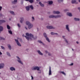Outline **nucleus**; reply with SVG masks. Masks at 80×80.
<instances>
[{
  "mask_svg": "<svg viewBox=\"0 0 80 80\" xmlns=\"http://www.w3.org/2000/svg\"><path fill=\"white\" fill-rule=\"evenodd\" d=\"M26 35L27 36H25V35L23 34L22 37H25L28 40H29V39L30 40H35L37 38V37H34L33 35L31 33L29 34L28 33H26Z\"/></svg>",
  "mask_w": 80,
  "mask_h": 80,
  "instance_id": "f257e3e1",
  "label": "nucleus"
},
{
  "mask_svg": "<svg viewBox=\"0 0 80 80\" xmlns=\"http://www.w3.org/2000/svg\"><path fill=\"white\" fill-rule=\"evenodd\" d=\"M62 16L60 15H51L49 16V18H60Z\"/></svg>",
  "mask_w": 80,
  "mask_h": 80,
  "instance_id": "f03ea898",
  "label": "nucleus"
},
{
  "mask_svg": "<svg viewBox=\"0 0 80 80\" xmlns=\"http://www.w3.org/2000/svg\"><path fill=\"white\" fill-rule=\"evenodd\" d=\"M32 70H37L38 71L40 70V68L38 66H33L31 68Z\"/></svg>",
  "mask_w": 80,
  "mask_h": 80,
  "instance_id": "7ed1b4c3",
  "label": "nucleus"
},
{
  "mask_svg": "<svg viewBox=\"0 0 80 80\" xmlns=\"http://www.w3.org/2000/svg\"><path fill=\"white\" fill-rule=\"evenodd\" d=\"M16 58H17V61L18 62L20 63H21V64L23 65V63L22 62V61H21L20 58L18 56L16 57Z\"/></svg>",
  "mask_w": 80,
  "mask_h": 80,
  "instance_id": "20e7f679",
  "label": "nucleus"
},
{
  "mask_svg": "<svg viewBox=\"0 0 80 80\" xmlns=\"http://www.w3.org/2000/svg\"><path fill=\"white\" fill-rule=\"evenodd\" d=\"M5 67V64L3 63H0V69H2V68H3Z\"/></svg>",
  "mask_w": 80,
  "mask_h": 80,
  "instance_id": "39448f33",
  "label": "nucleus"
},
{
  "mask_svg": "<svg viewBox=\"0 0 80 80\" xmlns=\"http://www.w3.org/2000/svg\"><path fill=\"white\" fill-rule=\"evenodd\" d=\"M46 27L48 29H55V28L52 26H48Z\"/></svg>",
  "mask_w": 80,
  "mask_h": 80,
  "instance_id": "423d86ee",
  "label": "nucleus"
},
{
  "mask_svg": "<svg viewBox=\"0 0 80 80\" xmlns=\"http://www.w3.org/2000/svg\"><path fill=\"white\" fill-rule=\"evenodd\" d=\"M53 13L54 14H60V12L58 11H53Z\"/></svg>",
  "mask_w": 80,
  "mask_h": 80,
  "instance_id": "0eeeda50",
  "label": "nucleus"
},
{
  "mask_svg": "<svg viewBox=\"0 0 80 80\" xmlns=\"http://www.w3.org/2000/svg\"><path fill=\"white\" fill-rule=\"evenodd\" d=\"M15 40L16 42L17 43V45L18 46H19V47H21V44H20V42H18V40L17 39H15Z\"/></svg>",
  "mask_w": 80,
  "mask_h": 80,
  "instance_id": "6e6552de",
  "label": "nucleus"
},
{
  "mask_svg": "<svg viewBox=\"0 0 80 80\" xmlns=\"http://www.w3.org/2000/svg\"><path fill=\"white\" fill-rule=\"evenodd\" d=\"M66 29L68 30V32H70V29H69V25L67 24L66 25Z\"/></svg>",
  "mask_w": 80,
  "mask_h": 80,
  "instance_id": "1a4fd4ad",
  "label": "nucleus"
},
{
  "mask_svg": "<svg viewBox=\"0 0 80 80\" xmlns=\"http://www.w3.org/2000/svg\"><path fill=\"white\" fill-rule=\"evenodd\" d=\"M33 25L32 24H31L28 26V28L29 29H31V28H33Z\"/></svg>",
  "mask_w": 80,
  "mask_h": 80,
  "instance_id": "9d476101",
  "label": "nucleus"
},
{
  "mask_svg": "<svg viewBox=\"0 0 80 80\" xmlns=\"http://www.w3.org/2000/svg\"><path fill=\"white\" fill-rule=\"evenodd\" d=\"M49 75H52V70H51V67H49Z\"/></svg>",
  "mask_w": 80,
  "mask_h": 80,
  "instance_id": "9b49d317",
  "label": "nucleus"
},
{
  "mask_svg": "<svg viewBox=\"0 0 80 80\" xmlns=\"http://www.w3.org/2000/svg\"><path fill=\"white\" fill-rule=\"evenodd\" d=\"M10 70L11 71H15V68L13 67H11L10 68Z\"/></svg>",
  "mask_w": 80,
  "mask_h": 80,
  "instance_id": "f8f14e48",
  "label": "nucleus"
},
{
  "mask_svg": "<svg viewBox=\"0 0 80 80\" xmlns=\"http://www.w3.org/2000/svg\"><path fill=\"white\" fill-rule=\"evenodd\" d=\"M37 52L40 55H43V53H42L40 50H38Z\"/></svg>",
  "mask_w": 80,
  "mask_h": 80,
  "instance_id": "ddd939ff",
  "label": "nucleus"
},
{
  "mask_svg": "<svg viewBox=\"0 0 80 80\" xmlns=\"http://www.w3.org/2000/svg\"><path fill=\"white\" fill-rule=\"evenodd\" d=\"M3 30V28L2 26H0V33H1V32H2Z\"/></svg>",
  "mask_w": 80,
  "mask_h": 80,
  "instance_id": "4468645a",
  "label": "nucleus"
},
{
  "mask_svg": "<svg viewBox=\"0 0 80 80\" xmlns=\"http://www.w3.org/2000/svg\"><path fill=\"white\" fill-rule=\"evenodd\" d=\"M31 24V23H30V22L28 21H27L26 22V25H28H28H30Z\"/></svg>",
  "mask_w": 80,
  "mask_h": 80,
  "instance_id": "2eb2a0df",
  "label": "nucleus"
},
{
  "mask_svg": "<svg viewBox=\"0 0 80 80\" xmlns=\"http://www.w3.org/2000/svg\"><path fill=\"white\" fill-rule=\"evenodd\" d=\"M8 48L9 50H12V47H11V45L10 44L8 45Z\"/></svg>",
  "mask_w": 80,
  "mask_h": 80,
  "instance_id": "dca6fc26",
  "label": "nucleus"
},
{
  "mask_svg": "<svg viewBox=\"0 0 80 80\" xmlns=\"http://www.w3.org/2000/svg\"><path fill=\"white\" fill-rule=\"evenodd\" d=\"M65 36H62V38H63V39H64L65 41L66 42V43H68V41H67V40L65 38Z\"/></svg>",
  "mask_w": 80,
  "mask_h": 80,
  "instance_id": "f3484780",
  "label": "nucleus"
},
{
  "mask_svg": "<svg viewBox=\"0 0 80 80\" xmlns=\"http://www.w3.org/2000/svg\"><path fill=\"white\" fill-rule=\"evenodd\" d=\"M17 0H14V1L12 2V3H13V4H15L17 3Z\"/></svg>",
  "mask_w": 80,
  "mask_h": 80,
  "instance_id": "a211bd4d",
  "label": "nucleus"
},
{
  "mask_svg": "<svg viewBox=\"0 0 80 80\" xmlns=\"http://www.w3.org/2000/svg\"><path fill=\"white\" fill-rule=\"evenodd\" d=\"M59 73H62V74L64 75H65H65H66V74L64 72H63V71L62 72V71H59Z\"/></svg>",
  "mask_w": 80,
  "mask_h": 80,
  "instance_id": "6ab92c4d",
  "label": "nucleus"
},
{
  "mask_svg": "<svg viewBox=\"0 0 80 80\" xmlns=\"http://www.w3.org/2000/svg\"><path fill=\"white\" fill-rule=\"evenodd\" d=\"M67 15L69 17H72V13L70 12H68L67 13Z\"/></svg>",
  "mask_w": 80,
  "mask_h": 80,
  "instance_id": "aec40b11",
  "label": "nucleus"
},
{
  "mask_svg": "<svg viewBox=\"0 0 80 80\" xmlns=\"http://www.w3.org/2000/svg\"><path fill=\"white\" fill-rule=\"evenodd\" d=\"M38 42L40 43H42V45H45V44H44V43H43L42 41H41V40H39L38 41Z\"/></svg>",
  "mask_w": 80,
  "mask_h": 80,
  "instance_id": "412c9836",
  "label": "nucleus"
},
{
  "mask_svg": "<svg viewBox=\"0 0 80 80\" xmlns=\"http://www.w3.org/2000/svg\"><path fill=\"white\" fill-rule=\"evenodd\" d=\"M74 20L75 21H80V19L79 18H74Z\"/></svg>",
  "mask_w": 80,
  "mask_h": 80,
  "instance_id": "4be33fe9",
  "label": "nucleus"
},
{
  "mask_svg": "<svg viewBox=\"0 0 80 80\" xmlns=\"http://www.w3.org/2000/svg\"><path fill=\"white\" fill-rule=\"evenodd\" d=\"M48 3L49 5H52V4H53V1H48Z\"/></svg>",
  "mask_w": 80,
  "mask_h": 80,
  "instance_id": "5701e85b",
  "label": "nucleus"
},
{
  "mask_svg": "<svg viewBox=\"0 0 80 80\" xmlns=\"http://www.w3.org/2000/svg\"><path fill=\"white\" fill-rule=\"evenodd\" d=\"M39 4L40 5V6L41 7H44V5L43 4H42V2H39Z\"/></svg>",
  "mask_w": 80,
  "mask_h": 80,
  "instance_id": "b1692460",
  "label": "nucleus"
},
{
  "mask_svg": "<svg viewBox=\"0 0 80 80\" xmlns=\"http://www.w3.org/2000/svg\"><path fill=\"white\" fill-rule=\"evenodd\" d=\"M26 8L27 11H29V10H30V7H29V6H28L26 7Z\"/></svg>",
  "mask_w": 80,
  "mask_h": 80,
  "instance_id": "393cba45",
  "label": "nucleus"
},
{
  "mask_svg": "<svg viewBox=\"0 0 80 80\" xmlns=\"http://www.w3.org/2000/svg\"><path fill=\"white\" fill-rule=\"evenodd\" d=\"M29 8L32 9V10H33V6H32V5H29Z\"/></svg>",
  "mask_w": 80,
  "mask_h": 80,
  "instance_id": "a878e982",
  "label": "nucleus"
},
{
  "mask_svg": "<svg viewBox=\"0 0 80 80\" xmlns=\"http://www.w3.org/2000/svg\"><path fill=\"white\" fill-rule=\"evenodd\" d=\"M6 54L8 56H9V57H11V55H10V53L8 52H6Z\"/></svg>",
  "mask_w": 80,
  "mask_h": 80,
  "instance_id": "bb28decb",
  "label": "nucleus"
},
{
  "mask_svg": "<svg viewBox=\"0 0 80 80\" xmlns=\"http://www.w3.org/2000/svg\"><path fill=\"white\" fill-rule=\"evenodd\" d=\"M9 12L11 14H12V15H14V12L13 11H9Z\"/></svg>",
  "mask_w": 80,
  "mask_h": 80,
  "instance_id": "cd10ccee",
  "label": "nucleus"
},
{
  "mask_svg": "<svg viewBox=\"0 0 80 80\" xmlns=\"http://www.w3.org/2000/svg\"><path fill=\"white\" fill-rule=\"evenodd\" d=\"M32 22H34L35 21V18L33 17H32Z\"/></svg>",
  "mask_w": 80,
  "mask_h": 80,
  "instance_id": "c85d7f7f",
  "label": "nucleus"
},
{
  "mask_svg": "<svg viewBox=\"0 0 80 80\" xmlns=\"http://www.w3.org/2000/svg\"><path fill=\"white\" fill-rule=\"evenodd\" d=\"M46 40H47V41H48V42H50V40H49V39L48 38H47V37H46Z\"/></svg>",
  "mask_w": 80,
  "mask_h": 80,
  "instance_id": "c756f323",
  "label": "nucleus"
},
{
  "mask_svg": "<svg viewBox=\"0 0 80 80\" xmlns=\"http://www.w3.org/2000/svg\"><path fill=\"white\" fill-rule=\"evenodd\" d=\"M8 31L10 34L11 35H12L13 33H12V31L8 30Z\"/></svg>",
  "mask_w": 80,
  "mask_h": 80,
  "instance_id": "7c9ffc66",
  "label": "nucleus"
},
{
  "mask_svg": "<svg viewBox=\"0 0 80 80\" xmlns=\"http://www.w3.org/2000/svg\"><path fill=\"white\" fill-rule=\"evenodd\" d=\"M76 2V0H72V3H75Z\"/></svg>",
  "mask_w": 80,
  "mask_h": 80,
  "instance_id": "2f4dec72",
  "label": "nucleus"
},
{
  "mask_svg": "<svg viewBox=\"0 0 80 80\" xmlns=\"http://www.w3.org/2000/svg\"><path fill=\"white\" fill-rule=\"evenodd\" d=\"M7 28L8 30H10V27L8 25H7Z\"/></svg>",
  "mask_w": 80,
  "mask_h": 80,
  "instance_id": "473e14b6",
  "label": "nucleus"
},
{
  "mask_svg": "<svg viewBox=\"0 0 80 80\" xmlns=\"http://www.w3.org/2000/svg\"><path fill=\"white\" fill-rule=\"evenodd\" d=\"M28 2L30 3H33V0H29Z\"/></svg>",
  "mask_w": 80,
  "mask_h": 80,
  "instance_id": "72a5a7b5",
  "label": "nucleus"
},
{
  "mask_svg": "<svg viewBox=\"0 0 80 80\" xmlns=\"http://www.w3.org/2000/svg\"><path fill=\"white\" fill-rule=\"evenodd\" d=\"M63 1V0H58V1L59 3H60L61 2H62Z\"/></svg>",
  "mask_w": 80,
  "mask_h": 80,
  "instance_id": "f704fd0d",
  "label": "nucleus"
},
{
  "mask_svg": "<svg viewBox=\"0 0 80 80\" xmlns=\"http://www.w3.org/2000/svg\"><path fill=\"white\" fill-rule=\"evenodd\" d=\"M0 38L1 40H5V38H3L2 37H0Z\"/></svg>",
  "mask_w": 80,
  "mask_h": 80,
  "instance_id": "c9c22d12",
  "label": "nucleus"
},
{
  "mask_svg": "<svg viewBox=\"0 0 80 80\" xmlns=\"http://www.w3.org/2000/svg\"><path fill=\"white\" fill-rule=\"evenodd\" d=\"M43 35L44 37H45V38L47 37V34H46V33H44Z\"/></svg>",
  "mask_w": 80,
  "mask_h": 80,
  "instance_id": "e433bc0d",
  "label": "nucleus"
},
{
  "mask_svg": "<svg viewBox=\"0 0 80 80\" xmlns=\"http://www.w3.org/2000/svg\"><path fill=\"white\" fill-rule=\"evenodd\" d=\"M1 23H5V21L4 20H1Z\"/></svg>",
  "mask_w": 80,
  "mask_h": 80,
  "instance_id": "4c0bfd02",
  "label": "nucleus"
},
{
  "mask_svg": "<svg viewBox=\"0 0 80 80\" xmlns=\"http://www.w3.org/2000/svg\"><path fill=\"white\" fill-rule=\"evenodd\" d=\"M1 48L3 50H4L5 49V48H4V47H3V46H1Z\"/></svg>",
  "mask_w": 80,
  "mask_h": 80,
  "instance_id": "58836bf2",
  "label": "nucleus"
},
{
  "mask_svg": "<svg viewBox=\"0 0 80 80\" xmlns=\"http://www.w3.org/2000/svg\"><path fill=\"white\" fill-rule=\"evenodd\" d=\"M51 35H55V33L52 32H51Z\"/></svg>",
  "mask_w": 80,
  "mask_h": 80,
  "instance_id": "ea45409f",
  "label": "nucleus"
},
{
  "mask_svg": "<svg viewBox=\"0 0 80 80\" xmlns=\"http://www.w3.org/2000/svg\"><path fill=\"white\" fill-rule=\"evenodd\" d=\"M2 9V7L0 6V12H1V10Z\"/></svg>",
  "mask_w": 80,
  "mask_h": 80,
  "instance_id": "a19ab883",
  "label": "nucleus"
},
{
  "mask_svg": "<svg viewBox=\"0 0 80 80\" xmlns=\"http://www.w3.org/2000/svg\"><path fill=\"white\" fill-rule=\"evenodd\" d=\"M21 20H24L23 18H21Z\"/></svg>",
  "mask_w": 80,
  "mask_h": 80,
  "instance_id": "79ce46f5",
  "label": "nucleus"
},
{
  "mask_svg": "<svg viewBox=\"0 0 80 80\" xmlns=\"http://www.w3.org/2000/svg\"><path fill=\"white\" fill-rule=\"evenodd\" d=\"M64 12H66L67 11H68V10L67 9H65L64 10Z\"/></svg>",
  "mask_w": 80,
  "mask_h": 80,
  "instance_id": "37998d69",
  "label": "nucleus"
},
{
  "mask_svg": "<svg viewBox=\"0 0 80 80\" xmlns=\"http://www.w3.org/2000/svg\"><path fill=\"white\" fill-rule=\"evenodd\" d=\"M23 20H20V23H23Z\"/></svg>",
  "mask_w": 80,
  "mask_h": 80,
  "instance_id": "c03bdc74",
  "label": "nucleus"
},
{
  "mask_svg": "<svg viewBox=\"0 0 80 80\" xmlns=\"http://www.w3.org/2000/svg\"><path fill=\"white\" fill-rule=\"evenodd\" d=\"M18 27H20L21 26H20V24H18Z\"/></svg>",
  "mask_w": 80,
  "mask_h": 80,
  "instance_id": "a18cd8bd",
  "label": "nucleus"
},
{
  "mask_svg": "<svg viewBox=\"0 0 80 80\" xmlns=\"http://www.w3.org/2000/svg\"><path fill=\"white\" fill-rule=\"evenodd\" d=\"M31 80H33V77L32 76H31Z\"/></svg>",
  "mask_w": 80,
  "mask_h": 80,
  "instance_id": "49530a36",
  "label": "nucleus"
},
{
  "mask_svg": "<svg viewBox=\"0 0 80 80\" xmlns=\"http://www.w3.org/2000/svg\"><path fill=\"white\" fill-rule=\"evenodd\" d=\"M48 55H49V56H50V55H51V54H50V53L48 52Z\"/></svg>",
  "mask_w": 80,
  "mask_h": 80,
  "instance_id": "de8ad7c7",
  "label": "nucleus"
},
{
  "mask_svg": "<svg viewBox=\"0 0 80 80\" xmlns=\"http://www.w3.org/2000/svg\"><path fill=\"white\" fill-rule=\"evenodd\" d=\"M45 52L46 53H48V51H47V50L45 51Z\"/></svg>",
  "mask_w": 80,
  "mask_h": 80,
  "instance_id": "09e8293b",
  "label": "nucleus"
},
{
  "mask_svg": "<svg viewBox=\"0 0 80 80\" xmlns=\"http://www.w3.org/2000/svg\"><path fill=\"white\" fill-rule=\"evenodd\" d=\"M73 65V63H72L71 64H70L69 65H71V66H72V65Z\"/></svg>",
  "mask_w": 80,
  "mask_h": 80,
  "instance_id": "8fccbe9b",
  "label": "nucleus"
},
{
  "mask_svg": "<svg viewBox=\"0 0 80 80\" xmlns=\"http://www.w3.org/2000/svg\"><path fill=\"white\" fill-rule=\"evenodd\" d=\"M2 21H1V20H0V25L2 24Z\"/></svg>",
  "mask_w": 80,
  "mask_h": 80,
  "instance_id": "3c124183",
  "label": "nucleus"
},
{
  "mask_svg": "<svg viewBox=\"0 0 80 80\" xmlns=\"http://www.w3.org/2000/svg\"><path fill=\"white\" fill-rule=\"evenodd\" d=\"M25 29H26V30H28V28H27V27H25Z\"/></svg>",
  "mask_w": 80,
  "mask_h": 80,
  "instance_id": "603ef678",
  "label": "nucleus"
},
{
  "mask_svg": "<svg viewBox=\"0 0 80 80\" xmlns=\"http://www.w3.org/2000/svg\"><path fill=\"white\" fill-rule=\"evenodd\" d=\"M54 35H58V33H54Z\"/></svg>",
  "mask_w": 80,
  "mask_h": 80,
  "instance_id": "864d4df0",
  "label": "nucleus"
},
{
  "mask_svg": "<svg viewBox=\"0 0 80 80\" xmlns=\"http://www.w3.org/2000/svg\"><path fill=\"white\" fill-rule=\"evenodd\" d=\"M2 14L0 13V17H2Z\"/></svg>",
  "mask_w": 80,
  "mask_h": 80,
  "instance_id": "5fc2aeb1",
  "label": "nucleus"
},
{
  "mask_svg": "<svg viewBox=\"0 0 80 80\" xmlns=\"http://www.w3.org/2000/svg\"><path fill=\"white\" fill-rule=\"evenodd\" d=\"M0 55H2V53L0 51Z\"/></svg>",
  "mask_w": 80,
  "mask_h": 80,
  "instance_id": "6e6d98bb",
  "label": "nucleus"
},
{
  "mask_svg": "<svg viewBox=\"0 0 80 80\" xmlns=\"http://www.w3.org/2000/svg\"><path fill=\"white\" fill-rule=\"evenodd\" d=\"M76 43H77V44H78V42H77Z\"/></svg>",
  "mask_w": 80,
  "mask_h": 80,
  "instance_id": "4d7b16f0",
  "label": "nucleus"
},
{
  "mask_svg": "<svg viewBox=\"0 0 80 80\" xmlns=\"http://www.w3.org/2000/svg\"><path fill=\"white\" fill-rule=\"evenodd\" d=\"M78 10H79L80 11V8H78Z\"/></svg>",
  "mask_w": 80,
  "mask_h": 80,
  "instance_id": "13d9d810",
  "label": "nucleus"
},
{
  "mask_svg": "<svg viewBox=\"0 0 80 80\" xmlns=\"http://www.w3.org/2000/svg\"><path fill=\"white\" fill-rule=\"evenodd\" d=\"M25 0V1H28V2L29 1V0Z\"/></svg>",
  "mask_w": 80,
  "mask_h": 80,
  "instance_id": "bf43d9fd",
  "label": "nucleus"
},
{
  "mask_svg": "<svg viewBox=\"0 0 80 80\" xmlns=\"http://www.w3.org/2000/svg\"><path fill=\"white\" fill-rule=\"evenodd\" d=\"M37 2H38V1H39V0H36Z\"/></svg>",
  "mask_w": 80,
  "mask_h": 80,
  "instance_id": "052dcab7",
  "label": "nucleus"
},
{
  "mask_svg": "<svg viewBox=\"0 0 80 80\" xmlns=\"http://www.w3.org/2000/svg\"><path fill=\"white\" fill-rule=\"evenodd\" d=\"M79 2H80V0H78Z\"/></svg>",
  "mask_w": 80,
  "mask_h": 80,
  "instance_id": "680f3d73",
  "label": "nucleus"
},
{
  "mask_svg": "<svg viewBox=\"0 0 80 80\" xmlns=\"http://www.w3.org/2000/svg\"><path fill=\"white\" fill-rule=\"evenodd\" d=\"M9 20H11V19H9Z\"/></svg>",
  "mask_w": 80,
  "mask_h": 80,
  "instance_id": "e2e57ef3",
  "label": "nucleus"
},
{
  "mask_svg": "<svg viewBox=\"0 0 80 80\" xmlns=\"http://www.w3.org/2000/svg\"><path fill=\"white\" fill-rule=\"evenodd\" d=\"M72 50H73V49H72Z\"/></svg>",
  "mask_w": 80,
  "mask_h": 80,
  "instance_id": "0e129e2a",
  "label": "nucleus"
},
{
  "mask_svg": "<svg viewBox=\"0 0 80 80\" xmlns=\"http://www.w3.org/2000/svg\"><path fill=\"white\" fill-rule=\"evenodd\" d=\"M0 74H1V73L0 72Z\"/></svg>",
  "mask_w": 80,
  "mask_h": 80,
  "instance_id": "69168bd1",
  "label": "nucleus"
},
{
  "mask_svg": "<svg viewBox=\"0 0 80 80\" xmlns=\"http://www.w3.org/2000/svg\"><path fill=\"white\" fill-rule=\"evenodd\" d=\"M19 38H18V39Z\"/></svg>",
  "mask_w": 80,
  "mask_h": 80,
  "instance_id": "338daca9",
  "label": "nucleus"
},
{
  "mask_svg": "<svg viewBox=\"0 0 80 80\" xmlns=\"http://www.w3.org/2000/svg\"><path fill=\"white\" fill-rule=\"evenodd\" d=\"M77 3H78V2H77Z\"/></svg>",
  "mask_w": 80,
  "mask_h": 80,
  "instance_id": "774afa93",
  "label": "nucleus"
}]
</instances>
